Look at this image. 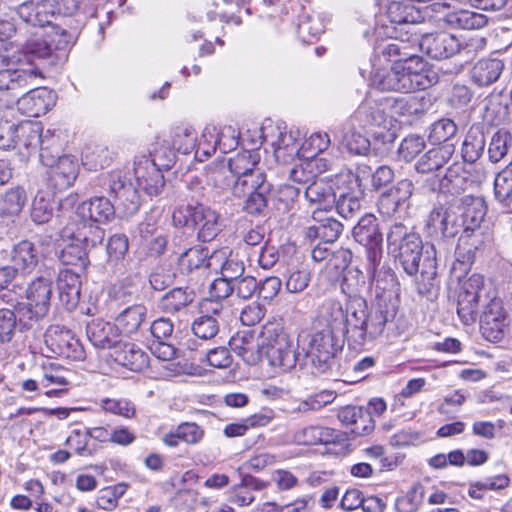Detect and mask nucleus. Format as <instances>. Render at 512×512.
<instances>
[{
  "instance_id": "1",
  "label": "nucleus",
  "mask_w": 512,
  "mask_h": 512,
  "mask_svg": "<svg viewBox=\"0 0 512 512\" xmlns=\"http://www.w3.org/2000/svg\"><path fill=\"white\" fill-rule=\"evenodd\" d=\"M1 61L7 62V67L0 69V91L8 96L4 105L10 107L16 103L18 111L28 117L46 114L54 105V95L45 87H35L41 71L33 65L14 67L5 57Z\"/></svg>"
},
{
  "instance_id": "2",
  "label": "nucleus",
  "mask_w": 512,
  "mask_h": 512,
  "mask_svg": "<svg viewBox=\"0 0 512 512\" xmlns=\"http://www.w3.org/2000/svg\"><path fill=\"white\" fill-rule=\"evenodd\" d=\"M134 175L137 187L124 171H112L108 177L109 193L114 197L117 209L125 217L134 215L140 207L138 189L149 196H157L162 192L165 185L161 169L151 164L148 159L135 163Z\"/></svg>"
},
{
  "instance_id": "3",
  "label": "nucleus",
  "mask_w": 512,
  "mask_h": 512,
  "mask_svg": "<svg viewBox=\"0 0 512 512\" xmlns=\"http://www.w3.org/2000/svg\"><path fill=\"white\" fill-rule=\"evenodd\" d=\"M346 338L357 345H364L381 336L387 322L394 317V312L379 305L369 309L364 297H354L348 300Z\"/></svg>"
},
{
  "instance_id": "4",
  "label": "nucleus",
  "mask_w": 512,
  "mask_h": 512,
  "mask_svg": "<svg viewBox=\"0 0 512 512\" xmlns=\"http://www.w3.org/2000/svg\"><path fill=\"white\" fill-rule=\"evenodd\" d=\"M456 207L460 211L461 219L465 221V230L459 237L453 269L460 265L466 270L474 262L476 251L483 244L479 229L487 213V206L482 197L465 196L461 199V205Z\"/></svg>"
},
{
  "instance_id": "5",
  "label": "nucleus",
  "mask_w": 512,
  "mask_h": 512,
  "mask_svg": "<svg viewBox=\"0 0 512 512\" xmlns=\"http://www.w3.org/2000/svg\"><path fill=\"white\" fill-rule=\"evenodd\" d=\"M436 74L426 67L424 61L393 64L390 69L377 70L372 77V86L380 91L411 93L425 90L436 82Z\"/></svg>"
},
{
  "instance_id": "6",
  "label": "nucleus",
  "mask_w": 512,
  "mask_h": 512,
  "mask_svg": "<svg viewBox=\"0 0 512 512\" xmlns=\"http://www.w3.org/2000/svg\"><path fill=\"white\" fill-rule=\"evenodd\" d=\"M75 38L76 30H67L58 25L52 26L51 31L44 38L30 39L25 43L23 51L27 62L17 67L33 65L40 71L38 65L34 63L35 60L49 68L62 64L67 59V51Z\"/></svg>"
},
{
  "instance_id": "7",
  "label": "nucleus",
  "mask_w": 512,
  "mask_h": 512,
  "mask_svg": "<svg viewBox=\"0 0 512 512\" xmlns=\"http://www.w3.org/2000/svg\"><path fill=\"white\" fill-rule=\"evenodd\" d=\"M260 351L268 364L281 372L290 371L297 364L299 354L280 323L267 322L262 326Z\"/></svg>"
},
{
  "instance_id": "8",
  "label": "nucleus",
  "mask_w": 512,
  "mask_h": 512,
  "mask_svg": "<svg viewBox=\"0 0 512 512\" xmlns=\"http://www.w3.org/2000/svg\"><path fill=\"white\" fill-rule=\"evenodd\" d=\"M173 223L177 227H188L197 232L202 242L213 240L223 228L220 214L203 204L179 205L172 214Z\"/></svg>"
},
{
  "instance_id": "9",
  "label": "nucleus",
  "mask_w": 512,
  "mask_h": 512,
  "mask_svg": "<svg viewBox=\"0 0 512 512\" xmlns=\"http://www.w3.org/2000/svg\"><path fill=\"white\" fill-rule=\"evenodd\" d=\"M387 244L408 275L419 271L424 257L423 243L418 234L410 232L402 223H394L387 233Z\"/></svg>"
},
{
  "instance_id": "10",
  "label": "nucleus",
  "mask_w": 512,
  "mask_h": 512,
  "mask_svg": "<svg viewBox=\"0 0 512 512\" xmlns=\"http://www.w3.org/2000/svg\"><path fill=\"white\" fill-rule=\"evenodd\" d=\"M27 303L17 302L16 311L22 328L28 329L33 322L43 319L49 312L52 297V282L45 277H37L27 287Z\"/></svg>"
},
{
  "instance_id": "11",
  "label": "nucleus",
  "mask_w": 512,
  "mask_h": 512,
  "mask_svg": "<svg viewBox=\"0 0 512 512\" xmlns=\"http://www.w3.org/2000/svg\"><path fill=\"white\" fill-rule=\"evenodd\" d=\"M224 164L211 166L206 173L208 185L222 192H230L237 198H242L262 185L261 180H266L263 172L248 173L247 175L233 176L228 173Z\"/></svg>"
},
{
  "instance_id": "12",
  "label": "nucleus",
  "mask_w": 512,
  "mask_h": 512,
  "mask_svg": "<svg viewBox=\"0 0 512 512\" xmlns=\"http://www.w3.org/2000/svg\"><path fill=\"white\" fill-rule=\"evenodd\" d=\"M336 186L335 206L338 214L345 219L354 218L361 210L363 190L359 177L351 170L340 171L334 179Z\"/></svg>"
},
{
  "instance_id": "13",
  "label": "nucleus",
  "mask_w": 512,
  "mask_h": 512,
  "mask_svg": "<svg viewBox=\"0 0 512 512\" xmlns=\"http://www.w3.org/2000/svg\"><path fill=\"white\" fill-rule=\"evenodd\" d=\"M464 230L465 221L454 204L433 208L424 226L426 235L437 241L454 239L459 233L464 234Z\"/></svg>"
},
{
  "instance_id": "14",
  "label": "nucleus",
  "mask_w": 512,
  "mask_h": 512,
  "mask_svg": "<svg viewBox=\"0 0 512 512\" xmlns=\"http://www.w3.org/2000/svg\"><path fill=\"white\" fill-rule=\"evenodd\" d=\"M43 354L48 357L59 356L70 360H82L85 351L73 332L60 325H51L44 333Z\"/></svg>"
},
{
  "instance_id": "15",
  "label": "nucleus",
  "mask_w": 512,
  "mask_h": 512,
  "mask_svg": "<svg viewBox=\"0 0 512 512\" xmlns=\"http://www.w3.org/2000/svg\"><path fill=\"white\" fill-rule=\"evenodd\" d=\"M338 335L332 330L316 329L308 336L306 354L320 373H326L334 364V356L342 348Z\"/></svg>"
},
{
  "instance_id": "16",
  "label": "nucleus",
  "mask_w": 512,
  "mask_h": 512,
  "mask_svg": "<svg viewBox=\"0 0 512 512\" xmlns=\"http://www.w3.org/2000/svg\"><path fill=\"white\" fill-rule=\"evenodd\" d=\"M41 162L50 167V180L57 189L70 187L77 178L79 165L75 157L63 155L56 161L50 159L47 154L39 153Z\"/></svg>"
},
{
  "instance_id": "17",
  "label": "nucleus",
  "mask_w": 512,
  "mask_h": 512,
  "mask_svg": "<svg viewBox=\"0 0 512 512\" xmlns=\"http://www.w3.org/2000/svg\"><path fill=\"white\" fill-rule=\"evenodd\" d=\"M420 50L432 59H446L460 52V42L447 32L425 34L418 41Z\"/></svg>"
},
{
  "instance_id": "18",
  "label": "nucleus",
  "mask_w": 512,
  "mask_h": 512,
  "mask_svg": "<svg viewBox=\"0 0 512 512\" xmlns=\"http://www.w3.org/2000/svg\"><path fill=\"white\" fill-rule=\"evenodd\" d=\"M16 12L25 23L44 27L51 25L56 17V5L51 0H30L21 3Z\"/></svg>"
},
{
  "instance_id": "19",
  "label": "nucleus",
  "mask_w": 512,
  "mask_h": 512,
  "mask_svg": "<svg viewBox=\"0 0 512 512\" xmlns=\"http://www.w3.org/2000/svg\"><path fill=\"white\" fill-rule=\"evenodd\" d=\"M430 248L431 251H425V256L418 271L420 275L416 278V287L420 295L432 300L437 297L440 285L437 279L434 244H432Z\"/></svg>"
},
{
  "instance_id": "20",
  "label": "nucleus",
  "mask_w": 512,
  "mask_h": 512,
  "mask_svg": "<svg viewBox=\"0 0 512 512\" xmlns=\"http://www.w3.org/2000/svg\"><path fill=\"white\" fill-rule=\"evenodd\" d=\"M317 323L323 326L322 330H332L333 334L346 338L347 312L340 302L332 299L324 301L317 315Z\"/></svg>"
},
{
  "instance_id": "21",
  "label": "nucleus",
  "mask_w": 512,
  "mask_h": 512,
  "mask_svg": "<svg viewBox=\"0 0 512 512\" xmlns=\"http://www.w3.org/2000/svg\"><path fill=\"white\" fill-rule=\"evenodd\" d=\"M430 190L433 192L448 193L451 195H458L466 188L467 179L464 176L462 167L458 164H453L446 169L443 176L439 173L427 180Z\"/></svg>"
},
{
  "instance_id": "22",
  "label": "nucleus",
  "mask_w": 512,
  "mask_h": 512,
  "mask_svg": "<svg viewBox=\"0 0 512 512\" xmlns=\"http://www.w3.org/2000/svg\"><path fill=\"white\" fill-rule=\"evenodd\" d=\"M79 219H85L97 224H106L115 216V206L108 198L95 197L84 201L76 208Z\"/></svg>"
},
{
  "instance_id": "23",
  "label": "nucleus",
  "mask_w": 512,
  "mask_h": 512,
  "mask_svg": "<svg viewBox=\"0 0 512 512\" xmlns=\"http://www.w3.org/2000/svg\"><path fill=\"white\" fill-rule=\"evenodd\" d=\"M17 126V147L26 156L40 150V153L47 154V148L44 147L45 139L42 136L43 128L39 122H22Z\"/></svg>"
},
{
  "instance_id": "24",
  "label": "nucleus",
  "mask_w": 512,
  "mask_h": 512,
  "mask_svg": "<svg viewBox=\"0 0 512 512\" xmlns=\"http://www.w3.org/2000/svg\"><path fill=\"white\" fill-rule=\"evenodd\" d=\"M111 357L119 365L134 372H140L148 367V355L136 344L121 342L114 347Z\"/></svg>"
},
{
  "instance_id": "25",
  "label": "nucleus",
  "mask_w": 512,
  "mask_h": 512,
  "mask_svg": "<svg viewBox=\"0 0 512 512\" xmlns=\"http://www.w3.org/2000/svg\"><path fill=\"white\" fill-rule=\"evenodd\" d=\"M86 333L93 346L100 349H114L120 341L116 324L102 319L90 321L87 324Z\"/></svg>"
},
{
  "instance_id": "26",
  "label": "nucleus",
  "mask_w": 512,
  "mask_h": 512,
  "mask_svg": "<svg viewBox=\"0 0 512 512\" xmlns=\"http://www.w3.org/2000/svg\"><path fill=\"white\" fill-rule=\"evenodd\" d=\"M376 100L366 99L355 111L352 116L353 123L364 129H372L374 127L386 128L388 124V117Z\"/></svg>"
},
{
  "instance_id": "27",
  "label": "nucleus",
  "mask_w": 512,
  "mask_h": 512,
  "mask_svg": "<svg viewBox=\"0 0 512 512\" xmlns=\"http://www.w3.org/2000/svg\"><path fill=\"white\" fill-rule=\"evenodd\" d=\"M304 196L311 205L316 206L314 211L321 214L322 211L330 210L334 206L336 186L323 179L315 180L305 188Z\"/></svg>"
},
{
  "instance_id": "28",
  "label": "nucleus",
  "mask_w": 512,
  "mask_h": 512,
  "mask_svg": "<svg viewBox=\"0 0 512 512\" xmlns=\"http://www.w3.org/2000/svg\"><path fill=\"white\" fill-rule=\"evenodd\" d=\"M316 224L307 228L305 237L311 241L320 240L324 244L335 242L340 236L343 225L332 217L322 218L318 212L313 211Z\"/></svg>"
},
{
  "instance_id": "29",
  "label": "nucleus",
  "mask_w": 512,
  "mask_h": 512,
  "mask_svg": "<svg viewBox=\"0 0 512 512\" xmlns=\"http://www.w3.org/2000/svg\"><path fill=\"white\" fill-rule=\"evenodd\" d=\"M454 153V144H445L433 148L422 155L415 163V169L422 174H436L450 161Z\"/></svg>"
},
{
  "instance_id": "30",
  "label": "nucleus",
  "mask_w": 512,
  "mask_h": 512,
  "mask_svg": "<svg viewBox=\"0 0 512 512\" xmlns=\"http://www.w3.org/2000/svg\"><path fill=\"white\" fill-rule=\"evenodd\" d=\"M229 346L248 365H256L261 359L260 343L255 344L252 331H242L231 337Z\"/></svg>"
},
{
  "instance_id": "31",
  "label": "nucleus",
  "mask_w": 512,
  "mask_h": 512,
  "mask_svg": "<svg viewBox=\"0 0 512 512\" xmlns=\"http://www.w3.org/2000/svg\"><path fill=\"white\" fill-rule=\"evenodd\" d=\"M353 238L362 246H375L382 244L383 234L379 221L373 214L362 216L352 230Z\"/></svg>"
},
{
  "instance_id": "32",
  "label": "nucleus",
  "mask_w": 512,
  "mask_h": 512,
  "mask_svg": "<svg viewBox=\"0 0 512 512\" xmlns=\"http://www.w3.org/2000/svg\"><path fill=\"white\" fill-rule=\"evenodd\" d=\"M40 257L38 246L29 240H22L14 246L11 261L18 271L30 273L38 265Z\"/></svg>"
},
{
  "instance_id": "33",
  "label": "nucleus",
  "mask_w": 512,
  "mask_h": 512,
  "mask_svg": "<svg viewBox=\"0 0 512 512\" xmlns=\"http://www.w3.org/2000/svg\"><path fill=\"white\" fill-rule=\"evenodd\" d=\"M212 268H220L221 276L235 281L245 271L244 262L237 255L232 254L228 248H222L211 254Z\"/></svg>"
},
{
  "instance_id": "34",
  "label": "nucleus",
  "mask_w": 512,
  "mask_h": 512,
  "mask_svg": "<svg viewBox=\"0 0 512 512\" xmlns=\"http://www.w3.org/2000/svg\"><path fill=\"white\" fill-rule=\"evenodd\" d=\"M384 105L391 109V112L401 117H420L426 111L424 97L409 95L399 98H386Z\"/></svg>"
},
{
  "instance_id": "35",
  "label": "nucleus",
  "mask_w": 512,
  "mask_h": 512,
  "mask_svg": "<svg viewBox=\"0 0 512 512\" xmlns=\"http://www.w3.org/2000/svg\"><path fill=\"white\" fill-rule=\"evenodd\" d=\"M67 231L71 232L70 237L73 240L83 244L85 248L101 244L105 237V232L99 224L85 219H79L75 228H67Z\"/></svg>"
},
{
  "instance_id": "36",
  "label": "nucleus",
  "mask_w": 512,
  "mask_h": 512,
  "mask_svg": "<svg viewBox=\"0 0 512 512\" xmlns=\"http://www.w3.org/2000/svg\"><path fill=\"white\" fill-rule=\"evenodd\" d=\"M503 69L499 59H481L471 69V78L479 87L489 86L499 79Z\"/></svg>"
},
{
  "instance_id": "37",
  "label": "nucleus",
  "mask_w": 512,
  "mask_h": 512,
  "mask_svg": "<svg viewBox=\"0 0 512 512\" xmlns=\"http://www.w3.org/2000/svg\"><path fill=\"white\" fill-rule=\"evenodd\" d=\"M195 297L196 293L193 288L176 287L162 296L160 308L166 313H178L190 306Z\"/></svg>"
},
{
  "instance_id": "38",
  "label": "nucleus",
  "mask_w": 512,
  "mask_h": 512,
  "mask_svg": "<svg viewBox=\"0 0 512 512\" xmlns=\"http://www.w3.org/2000/svg\"><path fill=\"white\" fill-rule=\"evenodd\" d=\"M211 254L208 248L202 245H195L180 255L178 265L181 271L186 272L212 268Z\"/></svg>"
},
{
  "instance_id": "39",
  "label": "nucleus",
  "mask_w": 512,
  "mask_h": 512,
  "mask_svg": "<svg viewBox=\"0 0 512 512\" xmlns=\"http://www.w3.org/2000/svg\"><path fill=\"white\" fill-rule=\"evenodd\" d=\"M147 308L141 304H135L124 309L115 319L118 331L125 335L136 333L145 321Z\"/></svg>"
},
{
  "instance_id": "40",
  "label": "nucleus",
  "mask_w": 512,
  "mask_h": 512,
  "mask_svg": "<svg viewBox=\"0 0 512 512\" xmlns=\"http://www.w3.org/2000/svg\"><path fill=\"white\" fill-rule=\"evenodd\" d=\"M381 53L384 58L393 62V64L412 63L413 66H416L418 61H423L422 58L415 55L413 48H411L405 41L398 39H393L387 43L382 48Z\"/></svg>"
},
{
  "instance_id": "41",
  "label": "nucleus",
  "mask_w": 512,
  "mask_h": 512,
  "mask_svg": "<svg viewBox=\"0 0 512 512\" xmlns=\"http://www.w3.org/2000/svg\"><path fill=\"white\" fill-rule=\"evenodd\" d=\"M259 159L260 157L257 152L244 150L229 158L228 164L225 167L229 171L228 173L233 176L258 173L261 172L257 168Z\"/></svg>"
},
{
  "instance_id": "42",
  "label": "nucleus",
  "mask_w": 512,
  "mask_h": 512,
  "mask_svg": "<svg viewBox=\"0 0 512 512\" xmlns=\"http://www.w3.org/2000/svg\"><path fill=\"white\" fill-rule=\"evenodd\" d=\"M27 201L22 187H13L0 195V216H14L21 212Z\"/></svg>"
},
{
  "instance_id": "43",
  "label": "nucleus",
  "mask_w": 512,
  "mask_h": 512,
  "mask_svg": "<svg viewBox=\"0 0 512 512\" xmlns=\"http://www.w3.org/2000/svg\"><path fill=\"white\" fill-rule=\"evenodd\" d=\"M510 162L494 180V197L502 208H509L512 201V168Z\"/></svg>"
},
{
  "instance_id": "44",
  "label": "nucleus",
  "mask_w": 512,
  "mask_h": 512,
  "mask_svg": "<svg viewBox=\"0 0 512 512\" xmlns=\"http://www.w3.org/2000/svg\"><path fill=\"white\" fill-rule=\"evenodd\" d=\"M83 165L89 170L103 169L112 162V153L102 144L86 146L82 153Z\"/></svg>"
},
{
  "instance_id": "45",
  "label": "nucleus",
  "mask_w": 512,
  "mask_h": 512,
  "mask_svg": "<svg viewBox=\"0 0 512 512\" xmlns=\"http://www.w3.org/2000/svg\"><path fill=\"white\" fill-rule=\"evenodd\" d=\"M480 296L475 291H463L458 298L457 314L465 325L474 323L478 317Z\"/></svg>"
},
{
  "instance_id": "46",
  "label": "nucleus",
  "mask_w": 512,
  "mask_h": 512,
  "mask_svg": "<svg viewBox=\"0 0 512 512\" xmlns=\"http://www.w3.org/2000/svg\"><path fill=\"white\" fill-rule=\"evenodd\" d=\"M217 146H220L219 130L214 125H208L204 128L199 141H196L195 157L203 161L216 151Z\"/></svg>"
},
{
  "instance_id": "47",
  "label": "nucleus",
  "mask_w": 512,
  "mask_h": 512,
  "mask_svg": "<svg viewBox=\"0 0 512 512\" xmlns=\"http://www.w3.org/2000/svg\"><path fill=\"white\" fill-rule=\"evenodd\" d=\"M128 238L123 234H115L111 236L107 243V264L115 266L117 271L122 272L123 260L128 251Z\"/></svg>"
},
{
  "instance_id": "48",
  "label": "nucleus",
  "mask_w": 512,
  "mask_h": 512,
  "mask_svg": "<svg viewBox=\"0 0 512 512\" xmlns=\"http://www.w3.org/2000/svg\"><path fill=\"white\" fill-rule=\"evenodd\" d=\"M262 185L256 190H251L245 202L244 209L252 215L261 214L267 207L268 199L272 191V185L267 180H261Z\"/></svg>"
},
{
  "instance_id": "49",
  "label": "nucleus",
  "mask_w": 512,
  "mask_h": 512,
  "mask_svg": "<svg viewBox=\"0 0 512 512\" xmlns=\"http://www.w3.org/2000/svg\"><path fill=\"white\" fill-rule=\"evenodd\" d=\"M60 260L64 265L71 266V270L84 272L89 264L87 248L78 244L67 245L61 251Z\"/></svg>"
},
{
  "instance_id": "50",
  "label": "nucleus",
  "mask_w": 512,
  "mask_h": 512,
  "mask_svg": "<svg viewBox=\"0 0 512 512\" xmlns=\"http://www.w3.org/2000/svg\"><path fill=\"white\" fill-rule=\"evenodd\" d=\"M386 16L391 23L408 24L418 22L420 12L414 6L400 2H391L386 10Z\"/></svg>"
},
{
  "instance_id": "51",
  "label": "nucleus",
  "mask_w": 512,
  "mask_h": 512,
  "mask_svg": "<svg viewBox=\"0 0 512 512\" xmlns=\"http://www.w3.org/2000/svg\"><path fill=\"white\" fill-rule=\"evenodd\" d=\"M197 133L192 127H175L171 134V143L177 151L190 154L196 148Z\"/></svg>"
},
{
  "instance_id": "52",
  "label": "nucleus",
  "mask_w": 512,
  "mask_h": 512,
  "mask_svg": "<svg viewBox=\"0 0 512 512\" xmlns=\"http://www.w3.org/2000/svg\"><path fill=\"white\" fill-rule=\"evenodd\" d=\"M366 288V276L356 267L349 268L345 271L341 289L352 299L354 297H362L361 293Z\"/></svg>"
},
{
  "instance_id": "53",
  "label": "nucleus",
  "mask_w": 512,
  "mask_h": 512,
  "mask_svg": "<svg viewBox=\"0 0 512 512\" xmlns=\"http://www.w3.org/2000/svg\"><path fill=\"white\" fill-rule=\"evenodd\" d=\"M82 272L65 269L60 272L59 289L60 295H66L70 301L76 303L80 296V274Z\"/></svg>"
},
{
  "instance_id": "54",
  "label": "nucleus",
  "mask_w": 512,
  "mask_h": 512,
  "mask_svg": "<svg viewBox=\"0 0 512 512\" xmlns=\"http://www.w3.org/2000/svg\"><path fill=\"white\" fill-rule=\"evenodd\" d=\"M100 408L125 419H131L136 415L135 404L126 398H102L99 400Z\"/></svg>"
},
{
  "instance_id": "55",
  "label": "nucleus",
  "mask_w": 512,
  "mask_h": 512,
  "mask_svg": "<svg viewBox=\"0 0 512 512\" xmlns=\"http://www.w3.org/2000/svg\"><path fill=\"white\" fill-rule=\"evenodd\" d=\"M191 330L200 340H211L219 332V320L210 314H204L192 322Z\"/></svg>"
},
{
  "instance_id": "56",
  "label": "nucleus",
  "mask_w": 512,
  "mask_h": 512,
  "mask_svg": "<svg viewBox=\"0 0 512 512\" xmlns=\"http://www.w3.org/2000/svg\"><path fill=\"white\" fill-rule=\"evenodd\" d=\"M274 153L277 158L294 156L299 153L300 148L297 145L296 136L292 131H281L278 129L276 139L272 142Z\"/></svg>"
},
{
  "instance_id": "57",
  "label": "nucleus",
  "mask_w": 512,
  "mask_h": 512,
  "mask_svg": "<svg viewBox=\"0 0 512 512\" xmlns=\"http://www.w3.org/2000/svg\"><path fill=\"white\" fill-rule=\"evenodd\" d=\"M506 319H496L488 316H480V329L482 335L491 342L500 341L507 329Z\"/></svg>"
},
{
  "instance_id": "58",
  "label": "nucleus",
  "mask_w": 512,
  "mask_h": 512,
  "mask_svg": "<svg viewBox=\"0 0 512 512\" xmlns=\"http://www.w3.org/2000/svg\"><path fill=\"white\" fill-rule=\"evenodd\" d=\"M17 325L19 323L16 305L14 310L3 308L0 309V342H10L15 334Z\"/></svg>"
},
{
  "instance_id": "59",
  "label": "nucleus",
  "mask_w": 512,
  "mask_h": 512,
  "mask_svg": "<svg viewBox=\"0 0 512 512\" xmlns=\"http://www.w3.org/2000/svg\"><path fill=\"white\" fill-rule=\"evenodd\" d=\"M424 496L423 487L420 484H414L413 487L404 495L397 498L395 507L398 512H416Z\"/></svg>"
},
{
  "instance_id": "60",
  "label": "nucleus",
  "mask_w": 512,
  "mask_h": 512,
  "mask_svg": "<svg viewBox=\"0 0 512 512\" xmlns=\"http://www.w3.org/2000/svg\"><path fill=\"white\" fill-rule=\"evenodd\" d=\"M89 434L84 429H73L66 439V445L75 451L76 454L84 457L92 456L95 452L88 444Z\"/></svg>"
},
{
  "instance_id": "61",
  "label": "nucleus",
  "mask_w": 512,
  "mask_h": 512,
  "mask_svg": "<svg viewBox=\"0 0 512 512\" xmlns=\"http://www.w3.org/2000/svg\"><path fill=\"white\" fill-rule=\"evenodd\" d=\"M137 278V275L133 278L128 277L113 285L109 291L110 297L120 303L130 302L138 291L135 283V279Z\"/></svg>"
},
{
  "instance_id": "62",
  "label": "nucleus",
  "mask_w": 512,
  "mask_h": 512,
  "mask_svg": "<svg viewBox=\"0 0 512 512\" xmlns=\"http://www.w3.org/2000/svg\"><path fill=\"white\" fill-rule=\"evenodd\" d=\"M457 126L451 119H441L433 124L430 139L438 144H450L449 141L456 135Z\"/></svg>"
},
{
  "instance_id": "63",
  "label": "nucleus",
  "mask_w": 512,
  "mask_h": 512,
  "mask_svg": "<svg viewBox=\"0 0 512 512\" xmlns=\"http://www.w3.org/2000/svg\"><path fill=\"white\" fill-rule=\"evenodd\" d=\"M511 135L508 131H498L491 139L488 153L493 162H499L508 152Z\"/></svg>"
},
{
  "instance_id": "64",
  "label": "nucleus",
  "mask_w": 512,
  "mask_h": 512,
  "mask_svg": "<svg viewBox=\"0 0 512 512\" xmlns=\"http://www.w3.org/2000/svg\"><path fill=\"white\" fill-rule=\"evenodd\" d=\"M485 146L483 135L469 133L462 144V156L466 162L476 161L482 154Z\"/></svg>"
}]
</instances>
